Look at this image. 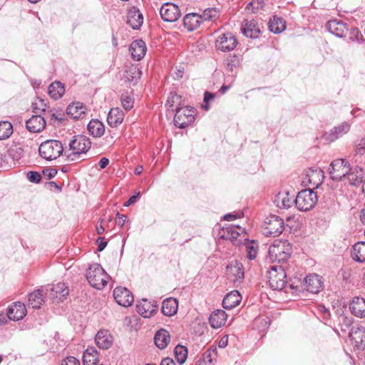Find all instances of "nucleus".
Listing matches in <instances>:
<instances>
[{
	"mask_svg": "<svg viewBox=\"0 0 365 365\" xmlns=\"http://www.w3.org/2000/svg\"><path fill=\"white\" fill-rule=\"evenodd\" d=\"M365 140L362 138L356 145L354 153L352 158V163H355L354 168H350V171L346 174L345 178H347L349 183L352 185H359L363 183L364 173L361 166L365 159Z\"/></svg>",
	"mask_w": 365,
	"mask_h": 365,
	"instance_id": "nucleus-1",
	"label": "nucleus"
},
{
	"mask_svg": "<svg viewBox=\"0 0 365 365\" xmlns=\"http://www.w3.org/2000/svg\"><path fill=\"white\" fill-rule=\"evenodd\" d=\"M292 253V245L286 240H274L268 250L269 258L273 262H284L290 257Z\"/></svg>",
	"mask_w": 365,
	"mask_h": 365,
	"instance_id": "nucleus-2",
	"label": "nucleus"
},
{
	"mask_svg": "<svg viewBox=\"0 0 365 365\" xmlns=\"http://www.w3.org/2000/svg\"><path fill=\"white\" fill-rule=\"evenodd\" d=\"M110 277L98 263L91 264L86 272L89 284L97 289H101L107 284Z\"/></svg>",
	"mask_w": 365,
	"mask_h": 365,
	"instance_id": "nucleus-3",
	"label": "nucleus"
},
{
	"mask_svg": "<svg viewBox=\"0 0 365 365\" xmlns=\"http://www.w3.org/2000/svg\"><path fill=\"white\" fill-rule=\"evenodd\" d=\"M91 142L90 140L84 135L75 136L69 143V153L67 154V157L71 160H75L81 154L86 153L91 148ZM68 152L65 150V153Z\"/></svg>",
	"mask_w": 365,
	"mask_h": 365,
	"instance_id": "nucleus-4",
	"label": "nucleus"
},
{
	"mask_svg": "<svg viewBox=\"0 0 365 365\" xmlns=\"http://www.w3.org/2000/svg\"><path fill=\"white\" fill-rule=\"evenodd\" d=\"M63 150L62 143L56 140H47L41 143L38 148L40 156L46 160L57 159Z\"/></svg>",
	"mask_w": 365,
	"mask_h": 365,
	"instance_id": "nucleus-5",
	"label": "nucleus"
},
{
	"mask_svg": "<svg viewBox=\"0 0 365 365\" xmlns=\"http://www.w3.org/2000/svg\"><path fill=\"white\" fill-rule=\"evenodd\" d=\"M317 200V193L311 189H307L299 192L294 199V203L299 210L306 212L312 210Z\"/></svg>",
	"mask_w": 365,
	"mask_h": 365,
	"instance_id": "nucleus-6",
	"label": "nucleus"
},
{
	"mask_svg": "<svg viewBox=\"0 0 365 365\" xmlns=\"http://www.w3.org/2000/svg\"><path fill=\"white\" fill-rule=\"evenodd\" d=\"M286 273L282 266H272L268 272V282L274 290H282L286 284Z\"/></svg>",
	"mask_w": 365,
	"mask_h": 365,
	"instance_id": "nucleus-7",
	"label": "nucleus"
},
{
	"mask_svg": "<svg viewBox=\"0 0 365 365\" xmlns=\"http://www.w3.org/2000/svg\"><path fill=\"white\" fill-rule=\"evenodd\" d=\"M174 123L180 128H185L190 125L195 120V110L187 106L175 108Z\"/></svg>",
	"mask_w": 365,
	"mask_h": 365,
	"instance_id": "nucleus-8",
	"label": "nucleus"
},
{
	"mask_svg": "<svg viewBox=\"0 0 365 365\" xmlns=\"http://www.w3.org/2000/svg\"><path fill=\"white\" fill-rule=\"evenodd\" d=\"M349 171L350 165L346 159H336L330 164L329 175L333 180H342Z\"/></svg>",
	"mask_w": 365,
	"mask_h": 365,
	"instance_id": "nucleus-9",
	"label": "nucleus"
},
{
	"mask_svg": "<svg viewBox=\"0 0 365 365\" xmlns=\"http://www.w3.org/2000/svg\"><path fill=\"white\" fill-rule=\"evenodd\" d=\"M284 229V223L282 218L277 215H270L264 221V234L267 237L279 235Z\"/></svg>",
	"mask_w": 365,
	"mask_h": 365,
	"instance_id": "nucleus-10",
	"label": "nucleus"
},
{
	"mask_svg": "<svg viewBox=\"0 0 365 365\" xmlns=\"http://www.w3.org/2000/svg\"><path fill=\"white\" fill-rule=\"evenodd\" d=\"M324 173L320 168H309L305 171L302 183L305 186H311L312 189L317 188L323 182Z\"/></svg>",
	"mask_w": 365,
	"mask_h": 365,
	"instance_id": "nucleus-11",
	"label": "nucleus"
},
{
	"mask_svg": "<svg viewBox=\"0 0 365 365\" xmlns=\"http://www.w3.org/2000/svg\"><path fill=\"white\" fill-rule=\"evenodd\" d=\"M160 14L162 19L167 22H175L181 16L179 7L176 4L170 2L163 4Z\"/></svg>",
	"mask_w": 365,
	"mask_h": 365,
	"instance_id": "nucleus-12",
	"label": "nucleus"
},
{
	"mask_svg": "<svg viewBox=\"0 0 365 365\" xmlns=\"http://www.w3.org/2000/svg\"><path fill=\"white\" fill-rule=\"evenodd\" d=\"M245 232V229L240 225H229L223 227L221 230V237L230 240L234 245L238 246L241 243V240H238V237Z\"/></svg>",
	"mask_w": 365,
	"mask_h": 365,
	"instance_id": "nucleus-13",
	"label": "nucleus"
},
{
	"mask_svg": "<svg viewBox=\"0 0 365 365\" xmlns=\"http://www.w3.org/2000/svg\"><path fill=\"white\" fill-rule=\"evenodd\" d=\"M237 40L232 33L220 34L216 40V47L221 51H230L237 46Z\"/></svg>",
	"mask_w": 365,
	"mask_h": 365,
	"instance_id": "nucleus-14",
	"label": "nucleus"
},
{
	"mask_svg": "<svg viewBox=\"0 0 365 365\" xmlns=\"http://www.w3.org/2000/svg\"><path fill=\"white\" fill-rule=\"evenodd\" d=\"M113 297L116 302L123 307L132 305L134 298L130 290L125 287H118L113 290Z\"/></svg>",
	"mask_w": 365,
	"mask_h": 365,
	"instance_id": "nucleus-15",
	"label": "nucleus"
},
{
	"mask_svg": "<svg viewBox=\"0 0 365 365\" xmlns=\"http://www.w3.org/2000/svg\"><path fill=\"white\" fill-rule=\"evenodd\" d=\"M326 27L329 32L338 38L345 37L349 31L346 24L339 19L329 21Z\"/></svg>",
	"mask_w": 365,
	"mask_h": 365,
	"instance_id": "nucleus-16",
	"label": "nucleus"
},
{
	"mask_svg": "<svg viewBox=\"0 0 365 365\" xmlns=\"http://www.w3.org/2000/svg\"><path fill=\"white\" fill-rule=\"evenodd\" d=\"M322 287L323 282L322 281V278L317 274H309L307 276L304 280V289L311 293H319L322 289Z\"/></svg>",
	"mask_w": 365,
	"mask_h": 365,
	"instance_id": "nucleus-17",
	"label": "nucleus"
},
{
	"mask_svg": "<svg viewBox=\"0 0 365 365\" xmlns=\"http://www.w3.org/2000/svg\"><path fill=\"white\" fill-rule=\"evenodd\" d=\"M228 278L234 282H240L244 278V269L242 263L235 260L227 266Z\"/></svg>",
	"mask_w": 365,
	"mask_h": 365,
	"instance_id": "nucleus-18",
	"label": "nucleus"
},
{
	"mask_svg": "<svg viewBox=\"0 0 365 365\" xmlns=\"http://www.w3.org/2000/svg\"><path fill=\"white\" fill-rule=\"evenodd\" d=\"M27 313L26 306L20 302H14L7 309V318L13 321L21 320Z\"/></svg>",
	"mask_w": 365,
	"mask_h": 365,
	"instance_id": "nucleus-19",
	"label": "nucleus"
},
{
	"mask_svg": "<svg viewBox=\"0 0 365 365\" xmlns=\"http://www.w3.org/2000/svg\"><path fill=\"white\" fill-rule=\"evenodd\" d=\"M45 117L36 114L26 121L27 130L31 133H39L46 127Z\"/></svg>",
	"mask_w": 365,
	"mask_h": 365,
	"instance_id": "nucleus-20",
	"label": "nucleus"
},
{
	"mask_svg": "<svg viewBox=\"0 0 365 365\" xmlns=\"http://www.w3.org/2000/svg\"><path fill=\"white\" fill-rule=\"evenodd\" d=\"M138 313L144 318H149L157 311V306L154 302L148 299H142L136 305Z\"/></svg>",
	"mask_w": 365,
	"mask_h": 365,
	"instance_id": "nucleus-21",
	"label": "nucleus"
},
{
	"mask_svg": "<svg viewBox=\"0 0 365 365\" xmlns=\"http://www.w3.org/2000/svg\"><path fill=\"white\" fill-rule=\"evenodd\" d=\"M95 341L99 349H108L112 346L113 339L108 330L101 329L96 334Z\"/></svg>",
	"mask_w": 365,
	"mask_h": 365,
	"instance_id": "nucleus-22",
	"label": "nucleus"
},
{
	"mask_svg": "<svg viewBox=\"0 0 365 365\" xmlns=\"http://www.w3.org/2000/svg\"><path fill=\"white\" fill-rule=\"evenodd\" d=\"M129 51L132 58L135 61L141 60L145 55L147 47L145 41L141 39L135 40L130 46Z\"/></svg>",
	"mask_w": 365,
	"mask_h": 365,
	"instance_id": "nucleus-23",
	"label": "nucleus"
},
{
	"mask_svg": "<svg viewBox=\"0 0 365 365\" xmlns=\"http://www.w3.org/2000/svg\"><path fill=\"white\" fill-rule=\"evenodd\" d=\"M294 195H290L288 191H281L274 197V202L280 209H288L294 202Z\"/></svg>",
	"mask_w": 365,
	"mask_h": 365,
	"instance_id": "nucleus-24",
	"label": "nucleus"
},
{
	"mask_svg": "<svg viewBox=\"0 0 365 365\" xmlns=\"http://www.w3.org/2000/svg\"><path fill=\"white\" fill-rule=\"evenodd\" d=\"M349 129L350 125L347 122H343L327 133L325 134V138L327 140L333 142L347 133Z\"/></svg>",
	"mask_w": 365,
	"mask_h": 365,
	"instance_id": "nucleus-25",
	"label": "nucleus"
},
{
	"mask_svg": "<svg viewBox=\"0 0 365 365\" xmlns=\"http://www.w3.org/2000/svg\"><path fill=\"white\" fill-rule=\"evenodd\" d=\"M242 34L249 38H256L260 34V29L255 20H245L241 28Z\"/></svg>",
	"mask_w": 365,
	"mask_h": 365,
	"instance_id": "nucleus-26",
	"label": "nucleus"
},
{
	"mask_svg": "<svg viewBox=\"0 0 365 365\" xmlns=\"http://www.w3.org/2000/svg\"><path fill=\"white\" fill-rule=\"evenodd\" d=\"M227 319V314L222 309H217L212 312L209 318L210 326L214 329H217L225 324Z\"/></svg>",
	"mask_w": 365,
	"mask_h": 365,
	"instance_id": "nucleus-27",
	"label": "nucleus"
},
{
	"mask_svg": "<svg viewBox=\"0 0 365 365\" xmlns=\"http://www.w3.org/2000/svg\"><path fill=\"white\" fill-rule=\"evenodd\" d=\"M365 336V328L363 327H359L356 328L353 327L351 332L349 333V337L352 343L358 349L362 350L364 349L363 344L364 337Z\"/></svg>",
	"mask_w": 365,
	"mask_h": 365,
	"instance_id": "nucleus-28",
	"label": "nucleus"
},
{
	"mask_svg": "<svg viewBox=\"0 0 365 365\" xmlns=\"http://www.w3.org/2000/svg\"><path fill=\"white\" fill-rule=\"evenodd\" d=\"M127 18L128 24L134 29H139L143 23V14L135 8L129 10Z\"/></svg>",
	"mask_w": 365,
	"mask_h": 365,
	"instance_id": "nucleus-29",
	"label": "nucleus"
},
{
	"mask_svg": "<svg viewBox=\"0 0 365 365\" xmlns=\"http://www.w3.org/2000/svg\"><path fill=\"white\" fill-rule=\"evenodd\" d=\"M242 300L240 292L233 290L228 293L222 300V306L225 309H231L237 306Z\"/></svg>",
	"mask_w": 365,
	"mask_h": 365,
	"instance_id": "nucleus-30",
	"label": "nucleus"
},
{
	"mask_svg": "<svg viewBox=\"0 0 365 365\" xmlns=\"http://www.w3.org/2000/svg\"><path fill=\"white\" fill-rule=\"evenodd\" d=\"M124 113L119 108H113L108 112L107 122L111 127L115 128L122 123Z\"/></svg>",
	"mask_w": 365,
	"mask_h": 365,
	"instance_id": "nucleus-31",
	"label": "nucleus"
},
{
	"mask_svg": "<svg viewBox=\"0 0 365 365\" xmlns=\"http://www.w3.org/2000/svg\"><path fill=\"white\" fill-rule=\"evenodd\" d=\"M349 309L354 316L363 317L365 312V299L354 297L349 304Z\"/></svg>",
	"mask_w": 365,
	"mask_h": 365,
	"instance_id": "nucleus-32",
	"label": "nucleus"
},
{
	"mask_svg": "<svg viewBox=\"0 0 365 365\" xmlns=\"http://www.w3.org/2000/svg\"><path fill=\"white\" fill-rule=\"evenodd\" d=\"M154 341L157 347L164 349L170 342V333L165 329L158 330L155 334Z\"/></svg>",
	"mask_w": 365,
	"mask_h": 365,
	"instance_id": "nucleus-33",
	"label": "nucleus"
},
{
	"mask_svg": "<svg viewBox=\"0 0 365 365\" xmlns=\"http://www.w3.org/2000/svg\"><path fill=\"white\" fill-rule=\"evenodd\" d=\"M185 27L190 31L197 29L201 24V17L196 13L187 14L183 19Z\"/></svg>",
	"mask_w": 365,
	"mask_h": 365,
	"instance_id": "nucleus-34",
	"label": "nucleus"
},
{
	"mask_svg": "<svg viewBox=\"0 0 365 365\" xmlns=\"http://www.w3.org/2000/svg\"><path fill=\"white\" fill-rule=\"evenodd\" d=\"M178 302L176 299L170 297L163 302L162 312L164 315L171 317L177 313Z\"/></svg>",
	"mask_w": 365,
	"mask_h": 365,
	"instance_id": "nucleus-35",
	"label": "nucleus"
},
{
	"mask_svg": "<svg viewBox=\"0 0 365 365\" xmlns=\"http://www.w3.org/2000/svg\"><path fill=\"white\" fill-rule=\"evenodd\" d=\"M69 293V289L65 283L59 282L52 287L51 289V297L53 299H57L63 301Z\"/></svg>",
	"mask_w": 365,
	"mask_h": 365,
	"instance_id": "nucleus-36",
	"label": "nucleus"
},
{
	"mask_svg": "<svg viewBox=\"0 0 365 365\" xmlns=\"http://www.w3.org/2000/svg\"><path fill=\"white\" fill-rule=\"evenodd\" d=\"M87 129L89 133L95 138H100L105 133L104 125L97 119L91 120L87 125Z\"/></svg>",
	"mask_w": 365,
	"mask_h": 365,
	"instance_id": "nucleus-37",
	"label": "nucleus"
},
{
	"mask_svg": "<svg viewBox=\"0 0 365 365\" xmlns=\"http://www.w3.org/2000/svg\"><path fill=\"white\" fill-rule=\"evenodd\" d=\"M98 362V353L94 347H88L83 352V365H97Z\"/></svg>",
	"mask_w": 365,
	"mask_h": 365,
	"instance_id": "nucleus-38",
	"label": "nucleus"
},
{
	"mask_svg": "<svg viewBox=\"0 0 365 365\" xmlns=\"http://www.w3.org/2000/svg\"><path fill=\"white\" fill-rule=\"evenodd\" d=\"M48 93L52 98L58 100L61 98L65 93L64 86L60 81H55L48 86Z\"/></svg>",
	"mask_w": 365,
	"mask_h": 365,
	"instance_id": "nucleus-39",
	"label": "nucleus"
},
{
	"mask_svg": "<svg viewBox=\"0 0 365 365\" xmlns=\"http://www.w3.org/2000/svg\"><path fill=\"white\" fill-rule=\"evenodd\" d=\"M365 245V242L361 241L356 242L353 246V250L351 252L352 259L359 262H365V250L364 249V246Z\"/></svg>",
	"mask_w": 365,
	"mask_h": 365,
	"instance_id": "nucleus-40",
	"label": "nucleus"
},
{
	"mask_svg": "<svg viewBox=\"0 0 365 365\" xmlns=\"http://www.w3.org/2000/svg\"><path fill=\"white\" fill-rule=\"evenodd\" d=\"M86 108L83 103L77 102L69 105L66 109V112L74 119H78L86 113Z\"/></svg>",
	"mask_w": 365,
	"mask_h": 365,
	"instance_id": "nucleus-41",
	"label": "nucleus"
},
{
	"mask_svg": "<svg viewBox=\"0 0 365 365\" xmlns=\"http://www.w3.org/2000/svg\"><path fill=\"white\" fill-rule=\"evenodd\" d=\"M141 71L136 66H130L126 68L124 73V77L126 81L135 84L141 76Z\"/></svg>",
	"mask_w": 365,
	"mask_h": 365,
	"instance_id": "nucleus-42",
	"label": "nucleus"
},
{
	"mask_svg": "<svg viewBox=\"0 0 365 365\" xmlns=\"http://www.w3.org/2000/svg\"><path fill=\"white\" fill-rule=\"evenodd\" d=\"M43 302L42 292L39 289L35 290L29 295V306L33 309H39Z\"/></svg>",
	"mask_w": 365,
	"mask_h": 365,
	"instance_id": "nucleus-43",
	"label": "nucleus"
},
{
	"mask_svg": "<svg viewBox=\"0 0 365 365\" xmlns=\"http://www.w3.org/2000/svg\"><path fill=\"white\" fill-rule=\"evenodd\" d=\"M286 28L285 22L282 18L274 16L270 19L269 23V29L274 34H279Z\"/></svg>",
	"mask_w": 365,
	"mask_h": 365,
	"instance_id": "nucleus-44",
	"label": "nucleus"
},
{
	"mask_svg": "<svg viewBox=\"0 0 365 365\" xmlns=\"http://www.w3.org/2000/svg\"><path fill=\"white\" fill-rule=\"evenodd\" d=\"M245 247L247 258L250 260L255 259L258 253L257 243L254 240H246Z\"/></svg>",
	"mask_w": 365,
	"mask_h": 365,
	"instance_id": "nucleus-45",
	"label": "nucleus"
},
{
	"mask_svg": "<svg viewBox=\"0 0 365 365\" xmlns=\"http://www.w3.org/2000/svg\"><path fill=\"white\" fill-rule=\"evenodd\" d=\"M13 132V125L10 122H0V140L8 139L12 135Z\"/></svg>",
	"mask_w": 365,
	"mask_h": 365,
	"instance_id": "nucleus-46",
	"label": "nucleus"
},
{
	"mask_svg": "<svg viewBox=\"0 0 365 365\" xmlns=\"http://www.w3.org/2000/svg\"><path fill=\"white\" fill-rule=\"evenodd\" d=\"M174 354L176 361L180 364H182L187 358V349L182 345L178 344L175 348Z\"/></svg>",
	"mask_w": 365,
	"mask_h": 365,
	"instance_id": "nucleus-47",
	"label": "nucleus"
},
{
	"mask_svg": "<svg viewBox=\"0 0 365 365\" xmlns=\"http://www.w3.org/2000/svg\"><path fill=\"white\" fill-rule=\"evenodd\" d=\"M218 14L219 11L216 8L206 9L202 14H200L201 22L204 21H212L218 16Z\"/></svg>",
	"mask_w": 365,
	"mask_h": 365,
	"instance_id": "nucleus-48",
	"label": "nucleus"
},
{
	"mask_svg": "<svg viewBox=\"0 0 365 365\" xmlns=\"http://www.w3.org/2000/svg\"><path fill=\"white\" fill-rule=\"evenodd\" d=\"M264 5V0H252L246 6V10L248 12L257 13L263 8Z\"/></svg>",
	"mask_w": 365,
	"mask_h": 365,
	"instance_id": "nucleus-49",
	"label": "nucleus"
},
{
	"mask_svg": "<svg viewBox=\"0 0 365 365\" xmlns=\"http://www.w3.org/2000/svg\"><path fill=\"white\" fill-rule=\"evenodd\" d=\"M226 68L229 71H232L235 68L240 65V59L237 56H230L226 59Z\"/></svg>",
	"mask_w": 365,
	"mask_h": 365,
	"instance_id": "nucleus-50",
	"label": "nucleus"
},
{
	"mask_svg": "<svg viewBox=\"0 0 365 365\" xmlns=\"http://www.w3.org/2000/svg\"><path fill=\"white\" fill-rule=\"evenodd\" d=\"M120 101L121 105L125 110H130L133 107L134 100L128 94H122Z\"/></svg>",
	"mask_w": 365,
	"mask_h": 365,
	"instance_id": "nucleus-51",
	"label": "nucleus"
},
{
	"mask_svg": "<svg viewBox=\"0 0 365 365\" xmlns=\"http://www.w3.org/2000/svg\"><path fill=\"white\" fill-rule=\"evenodd\" d=\"M63 113L60 111H55V110H48L43 117L46 118H49L51 121L54 123L56 121H60L63 119Z\"/></svg>",
	"mask_w": 365,
	"mask_h": 365,
	"instance_id": "nucleus-52",
	"label": "nucleus"
},
{
	"mask_svg": "<svg viewBox=\"0 0 365 365\" xmlns=\"http://www.w3.org/2000/svg\"><path fill=\"white\" fill-rule=\"evenodd\" d=\"M349 39L356 43H361L363 41V35L357 28H352L349 31Z\"/></svg>",
	"mask_w": 365,
	"mask_h": 365,
	"instance_id": "nucleus-53",
	"label": "nucleus"
},
{
	"mask_svg": "<svg viewBox=\"0 0 365 365\" xmlns=\"http://www.w3.org/2000/svg\"><path fill=\"white\" fill-rule=\"evenodd\" d=\"M34 112L38 113V111L43 112V114L47 112L46 110V104L45 101L43 99H39L38 102L33 103L32 105Z\"/></svg>",
	"mask_w": 365,
	"mask_h": 365,
	"instance_id": "nucleus-54",
	"label": "nucleus"
},
{
	"mask_svg": "<svg viewBox=\"0 0 365 365\" xmlns=\"http://www.w3.org/2000/svg\"><path fill=\"white\" fill-rule=\"evenodd\" d=\"M181 97L176 93H170L169 96L166 106L168 108H173L175 106V104H179Z\"/></svg>",
	"mask_w": 365,
	"mask_h": 365,
	"instance_id": "nucleus-55",
	"label": "nucleus"
},
{
	"mask_svg": "<svg viewBox=\"0 0 365 365\" xmlns=\"http://www.w3.org/2000/svg\"><path fill=\"white\" fill-rule=\"evenodd\" d=\"M27 178L31 182L38 183L41 180V175L38 172L30 171L27 173Z\"/></svg>",
	"mask_w": 365,
	"mask_h": 365,
	"instance_id": "nucleus-56",
	"label": "nucleus"
},
{
	"mask_svg": "<svg viewBox=\"0 0 365 365\" xmlns=\"http://www.w3.org/2000/svg\"><path fill=\"white\" fill-rule=\"evenodd\" d=\"M244 215L242 212H237L236 213H228L224 215L223 219L227 221H232L238 218L242 217Z\"/></svg>",
	"mask_w": 365,
	"mask_h": 365,
	"instance_id": "nucleus-57",
	"label": "nucleus"
},
{
	"mask_svg": "<svg viewBox=\"0 0 365 365\" xmlns=\"http://www.w3.org/2000/svg\"><path fill=\"white\" fill-rule=\"evenodd\" d=\"M61 365H80V362L76 358L68 356L62 361Z\"/></svg>",
	"mask_w": 365,
	"mask_h": 365,
	"instance_id": "nucleus-58",
	"label": "nucleus"
},
{
	"mask_svg": "<svg viewBox=\"0 0 365 365\" xmlns=\"http://www.w3.org/2000/svg\"><path fill=\"white\" fill-rule=\"evenodd\" d=\"M215 98V95L213 93L205 92L204 95V102L205 104L203 106L205 110H207L209 109L208 103L210 101L212 100Z\"/></svg>",
	"mask_w": 365,
	"mask_h": 365,
	"instance_id": "nucleus-59",
	"label": "nucleus"
},
{
	"mask_svg": "<svg viewBox=\"0 0 365 365\" xmlns=\"http://www.w3.org/2000/svg\"><path fill=\"white\" fill-rule=\"evenodd\" d=\"M127 220V216L125 215H121L120 213H117V219H116V224L119 226H123L125 221Z\"/></svg>",
	"mask_w": 365,
	"mask_h": 365,
	"instance_id": "nucleus-60",
	"label": "nucleus"
},
{
	"mask_svg": "<svg viewBox=\"0 0 365 365\" xmlns=\"http://www.w3.org/2000/svg\"><path fill=\"white\" fill-rule=\"evenodd\" d=\"M139 195H140V193H139V192H137L135 195H132V196L129 198V200H128L126 202H125L124 205H125V206H126V207H128V206H129V205H132V204L135 203V202H136V200H137V199H138V197Z\"/></svg>",
	"mask_w": 365,
	"mask_h": 365,
	"instance_id": "nucleus-61",
	"label": "nucleus"
},
{
	"mask_svg": "<svg viewBox=\"0 0 365 365\" xmlns=\"http://www.w3.org/2000/svg\"><path fill=\"white\" fill-rule=\"evenodd\" d=\"M228 344V336H222L218 344L220 348H225Z\"/></svg>",
	"mask_w": 365,
	"mask_h": 365,
	"instance_id": "nucleus-62",
	"label": "nucleus"
},
{
	"mask_svg": "<svg viewBox=\"0 0 365 365\" xmlns=\"http://www.w3.org/2000/svg\"><path fill=\"white\" fill-rule=\"evenodd\" d=\"M108 164L109 160L107 158H102L98 163L101 169H104L108 165Z\"/></svg>",
	"mask_w": 365,
	"mask_h": 365,
	"instance_id": "nucleus-63",
	"label": "nucleus"
},
{
	"mask_svg": "<svg viewBox=\"0 0 365 365\" xmlns=\"http://www.w3.org/2000/svg\"><path fill=\"white\" fill-rule=\"evenodd\" d=\"M160 365H175V364L171 358L167 357L161 361Z\"/></svg>",
	"mask_w": 365,
	"mask_h": 365,
	"instance_id": "nucleus-64",
	"label": "nucleus"
}]
</instances>
